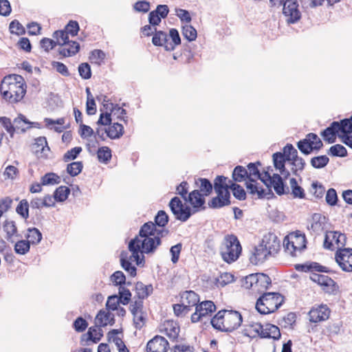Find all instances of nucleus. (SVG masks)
<instances>
[{"label":"nucleus","mask_w":352,"mask_h":352,"mask_svg":"<svg viewBox=\"0 0 352 352\" xmlns=\"http://www.w3.org/2000/svg\"><path fill=\"white\" fill-rule=\"evenodd\" d=\"M154 30L155 34L152 38L153 44L155 46H163L166 51L174 50V45H171V43H168V36L166 33L163 31H157L155 28Z\"/></svg>","instance_id":"27"},{"label":"nucleus","mask_w":352,"mask_h":352,"mask_svg":"<svg viewBox=\"0 0 352 352\" xmlns=\"http://www.w3.org/2000/svg\"><path fill=\"white\" fill-rule=\"evenodd\" d=\"M227 313L228 310L226 309L220 310L211 318L210 323L215 329L228 332L226 329L228 324L226 322Z\"/></svg>","instance_id":"22"},{"label":"nucleus","mask_w":352,"mask_h":352,"mask_svg":"<svg viewBox=\"0 0 352 352\" xmlns=\"http://www.w3.org/2000/svg\"><path fill=\"white\" fill-rule=\"evenodd\" d=\"M216 311V306L211 300H205L198 303L195 311L191 316L192 322H197L203 318L210 316Z\"/></svg>","instance_id":"12"},{"label":"nucleus","mask_w":352,"mask_h":352,"mask_svg":"<svg viewBox=\"0 0 352 352\" xmlns=\"http://www.w3.org/2000/svg\"><path fill=\"white\" fill-rule=\"evenodd\" d=\"M168 342L166 338L161 336H155L149 340L146 344L147 352H166Z\"/></svg>","instance_id":"16"},{"label":"nucleus","mask_w":352,"mask_h":352,"mask_svg":"<svg viewBox=\"0 0 352 352\" xmlns=\"http://www.w3.org/2000/svg\"><path fill=\"white\" fill-rule=\"evenodd\" d=\"M252 327L253 331L261 338H272L276 340L281 336L279 328L274 324L256 323Z\"/></svg>","instance_id":"11"},{"label":"nucleus","mask_w":352,"mask_h":352,"mask_svg":"<svg viewBox=\"0 0 352 352\" xmlns=\"http://www.w3.org/2000/svg\"><path fill=\"white\" fill-rule=\"evenodd\" d=\"M119 296L118 298L120 300V303L124 305L129 304L131 298V293L129 289L121 285L119 287Z\"/></svg>","instance_id":"56"},{"label":"nucleus","mask_w":352,"mask_h":352,"mask_svg":"<svg viewBox=\"0 0 352 352\" xmlns=\"http://www.w3.org/2000/svg\"><path fill=\"white\" fill-rule=\"evenodd\" d=\"M340 132L338 136L342 139L343 142V137L346 135L352 133V121L350 118L343 119L340 122H333L329 126L325 129L322 133L321 135L324 140L328 143L331 144L335 142L336 139V134Z\"/></svg>","instance_id":"5"},{"label":"nucleus","mask_w":352,"mask_h":352,"mask_svg":"<svg viewBox=\"0 0 352 352\" xmlns=\"http://www.w3.org/2000/svg\"><path fill=\"white\" fill-rule=\"evenodd\" d=\"M44 122L45 123L46 126H47V127H49L50 125H53V124L60 125V126L54 127V131L56 132L60 133V132L63 131V130L65 129V127L62 126V125H63L65 124V118H60L56 120L51 119V118H46L44 119Z\"/></svg>","instance_id":"50"},{"label":"nucleus","mask_w":352,"mask_h":352,"mask_svg":"<svg viewBox=\"0 0 352 352\" xmlns=\"http://www.w3.org/2000/svg\"><path fill=\"white\" fill-rule=\"evenodd\" d=\"M97 156L100 162L107 163L111 158V151L107 146H102L98 149Z\"/></svg>","instance_id":"48"},{"label":"nucleus","mask_w":352,"mask_h":352,"mask_svg":"<svg viewBox=\"0 0 352 352\" xmlns=\"http://www.w3.org/2000/svg\"><path fill=\"white\" fill-rule=\"evenodd\" d=\"M242 316L241 314L236 311L228 310L227 313V330L228 332H231L238 329L242 322Z\"/></svg>","instance_id":"24"},{"label":"nucleus","mask_w":352,"mask_h":352,"mask_svg":"<svg viewBox=\"0 0 352 352\" xmlns=\"http://www.w3.org/2000/svg\"><path fill=\"white\" fill-rule=\"evenodd\" d=\"M273 162L274 167L277 170H280L281 168H284L285 166V162L287 161L284 155H282V153L277 152L273 154Z\"/></svg>","instance_id":"58"},{"label":"nucleus","mask_w":352,"mask_h":352,"mask_svg":"<svg viewBox=\"0 0 352 352\" xmlns=\"http://www.w3.org/2000/svg\"><path fill=\"white\" fill-rule=\"evenodd\" d=\"M160 244L161 240L153 236L144 237L142 240L136 236L129 243V250L132 253L130 260L135 261L138 265H140L144 259L142 254L155 252Z\"/></svg>","instance_id":"2"},{"label":"nucleus","mask_w":352,"mask_h":352,"mask_svg":"<svg viewBox=\"0 0 352 352\" xmlns=\"http://www.w3.org/2000/svg\"><path fill=\"white\" fill-rule=\"evenodd\" d=\"M306 237L305 234L300 231L292 232L284 239V246L286 251L289 252L293 256H296V252H301L306 248Z\"/></svg>","instance_id":"8"},{"label":"nucleus","mask_w":352,"mask_h":352,"mask_svg":"<svg viewBox=\"0 0 352 352\" xmlns=\"http://www.w3.org/2000/svg\"><path fill=\"white\" fill-rule=\"evenodd\" d=\"M257 165H261V162L250 163L248 165V175L250 182H254L256 179H260L263 183H265V170L263 173H261Z\"/></svg>","instance_id":"29"},{"label":"nucleus","mask_w":352,"mask_h":352,"mask_svg":"<svg viewBox=\"0 0 352 352\" xmlns=\"http://www.w3.org/2000/svg\"><path fill=\"white\" fill-rule=\"evenodd\" d=\"M269 255L270 254L267 252L266 247L261 242V244L254 248L250 261L254 265H258L263 263Z\"/></svg>","instance_id":"21"},{"label":"nucleus","mask_w":352,"mask_h":352,"mask_svg":"<svg viewBox=\"0 0 352 352\" xmlns=\"http://www.w3.org/2000/svg\"><path fill=\"white\" fill-rule=\"evenodd\" d=\"M79 30L78 23L75 21H70L65 26L64 30H57L56 32H62L68 36L70 34L72 36L77 35Z\"/></svg>","instance_id":"47"},{"label":"nucleus","mask_w":352,"mask_h":352,"mask_svg":"<svg viewBox=\"0 0 352 352\" xmlns=\"http://www.w3.org/2000/svg\"><path fill=\"white\" fill-rule=\"evenodd\" d=\"M30 245L26 240L17 239L14 245V251L18 254L24 255L30 250Z\"/></svg>","instance_id":"46"},{"label":"nucleus","mask_w":352,"mask_h":352,"mask_svg":"<svg viewBox=\"0 0 352 352\" xmlns=\"http://www.w3.org/2000/svg\"><path fill=\"white\" fill-rule=\"evenodd\" d=\"M155 223L152 221L145 223L140 228L139 236L141 238L153 236L155 233Z\"/></svg>","instance_id":"42"},{"label":"nucleus","mask_w":352,"mask_h":352,"mask_svg":"<svg viewBox=\"0 0 352 352\" xmlns=\"http://www.w3.org/2000/svg\"><path fill=\"white\" fill-rule=\"evenodd\" d=\"M199 302V295L193 291H185L180 294V302H182L186 308H188L190 311H191L193 307H196Z\"/></svg>","instance_id":"20"},{"label":"nucleus","mask_w":352,"mask_h":352,"mask_svg":"<svg viewBox=\"0 0 352 352\" xmlns=\"http://www.w3.org/2000/svg\"><path fill=\"white\" fill-rule=\"evenodd\" d=\"M329 162V158L327 155H319L311 159V165L315 168H322L326 166Z\"/></svg>","instance_id":"45"},{"label":"nucleus","mask_w":352,"mask_h":352,"mask_svg":"<svg viewBox=\"0 0 352 352\" xmlns=\"http://www.w3.org/2000/svg\"><path fill=\"white\" fill-rule=\"evenodd\" d=\"M246 188L248 192L252 195H256L258 198H263L265 195V190L258 186V183L255 180L254 182H246Z\"/></svg>","instance_id":"39"},{"label":"nucleus","mask_w":352,"mask_h":352,"mask_svg":"<svg viewBox=\"0 0 352 352\" xmlns=\"http://www.w3.org/2000/svg\"><path fill=\"white\" fill-rule=\"evenodd\" d=\"M82 167L81 162H74L67 165V171L71 176L75 177L82 171Z\"/></svg>","instance_id":"57"},{"label":"nucleus","mask_w":352,"mask_h":352,"mask_svg":"<svg viewBox=\"0 0 352 352\" xmlns=\"http://www.w3.org/2000/svg\"><path fill=\"white\" fill-rule=\"evenodd\" d=\"M29 206L30 204L26 199H22L16 208L17 214L25 219L29 217Z\"/></svg>","instance_id":"49"},{"label":"nucleus","mask_w":352,"mask_h":352,"mask_svg":"<svg viewBox=\"0 0 352 352\" xmlns=\"http://www.w3.org/2000/svg\"><path fill=\"white\" fill-rule=\"evenodd\" d=\"M336 261L343 271L352 272V249L340 248L336 254Z\"/></svg>","instance_id":"15"},{"label":"nucleus","mask_w":352,"mask_h":352,"mask_svg":"<svg viewBox=\"0 0 352 352\" xmlns=\"http://www.w3.org/2000/svg\"><path fill=\"white\" fill-rule=\"evenodd\" d=\"M310 279L320 285L321 289L328 294L336 295L339 290V286L336 282L328 276L311 273Z\"/></svg>","instance_id":"9"},{"label":"nucleus","mask_w":352,"mask_h":352,"mask_svg":"<svg viewBox=\"0 0 352 352\" xmlns=\"http://www.w3.org/2000/svg\"><path fill=\"white\" fill-rule=\"evenodd\" d=\"M118 333V329L111 330L107 334L109 341H112L114 342L119 352H129L122 340L120 338L116 336Z\"/></svg>","instance_id":"33"},{"label":"nucleus","mask_w":352,"mask_h":352,"mask_svg":"<svg viewBox=\"0 0 352 352\" xmlns=\"http://www.w3.org/2000/svg\"><path fill=\"white\" fill-rule=\"evenodd\" d=\"M330 310L327 305H320L313 307L309 312L311 322H319L327 320L329 317Z\"/></svg>","instance_id":"17"},{"label":"nucleus","mask_w":352,"mask_h":352,"mask_svg":"<svg viewBox=\"0 0 352 352\" xmlns=\"http://www.w3.org/2000/svg\"><path fill=\"white\" fill-rule=\"evenodd\" d=\"M283 13L287 17L288 23H295L301 18L297 0H285L283 3Z\"/></svg>","instance_id":"13"},{"label":"nucleus","mask_w":352,"mask_h":352,"mask_svg":"<svg viewBox=\"0 0 352 352\" xmlns=\"http://www.w3.org/2000/svg\"><path fill=\"white\" fill-rule=\"evenodd\" d=\"M168 215L164 210H160L155 217V224L160 228H164L168 222Z\"/></svg>","instance_id":"53"},{"label":"nucleus","mask_w":352,"mask_h":352,"mask_svg":"<svg viewBox=\"0 0 352 352\" xmlns=\"http://www.w3.org/2000/svg\"><path fill=\"white\" fill-rule=\"evenodd\" d=\"M27 239V241L29 242V244H37L42 239V234L41 232L36 228H28V234L25 236Z\"/></svg>","instance_id":"38"},{"label":"nucleus","mask_w":352,"mask_h":352,"mask_svg":"<svg viewBox=\"0 0 352 352\" xmlns=\"http://www.w3.org/2000/svg\"><path fill=\"white\" fill-rule=\"evenodd\" d=\"M264 246L270 255L276 254L280 249V241L274 234H268L262 240Z\"/></svg>","instance_id":"25"},{"label":"nucleus","mask_w":352,"mask_h":352,"mask_svg":"<svg viewBox=\"0 0 352 352\" xmlns=\"http://www.w3.org/2000/svg\"><path fill=\"white\" fill-rule=\"evenodd\" d=\"M305 138L312 146H314L316 150L318 151L323 146L322 141L316 134L310 133Z\"/></svg>","instance_id":"61"},{"label":"nucleus","mask_w":352,"mask_h":352,"mask_svg":"<svg viewBox=\"0 0 352 352\" xmlns=\"http://www.w3.org/2000/svg\"><path fill=\"white\" fill-rule=\"evenodd\" d=\"M78 72L83 79H89L91 76V67L87 63H81L78 66Z\"/></svg>","instance_id":"64"},{"label":"nucleus","mask_w":352,"mask_h":352,"mask_svg":"<svg viewBox=\"0 0 352 352\" xmlns=\"http://www.w3.org/2000/svg\"><path fill=\"white\" fill-rule=\"evenodd\" d=\"M217 196L213 197L211 201L208 202V206L211 208H220L230 204V194L229 190H226L224 192H216Z\"/></svg>","instance_id":"19"},{"label":"nucleus","mask_w":352,"mask_h":352,"mask_svg":"<svg viewBox=\"0 0 352 352\" xmlns=\"http://www.w3.org/2000/svg\"><path fill=\"white\" fill-rule=\"evenodd\" d=\"M13 122L15 131L25 133L27 129L32 128V122L29 121L23 114H19L14 119Z\"/></svg>","instance_id":"31"},{"label":"nucleus","mask_w":352,"mask_h":352,"mask_svg":"<svg viewBox=\"0 0 352 352\" xmlns=\"http://www.w3.org/2000/svg\"><path fill=\"white\" fill-rule=\"evenodd\" d=\"M41 181L43 186L54 185L60 182V178L56 173H48L41 177Z\"/></svg>","instance_id":"41"},{"label":"nucleus","mask_w":352,"mask_h":352,"mask_svg":"<svg viewBox=\"0 0 352 352\" xmlns=\"http://www.w3.org/2000/svg\"><path fill=\"white\" fill-rule=\"evenodd\" d=\"M270 170H272L270 167L267 168L265 171V183H264L268 188L272 186L275 192L278 195H284L287 192L285 190V184L283 177L278 174H274L272 176L270 173Z\"/></svg>","instance_id":"14"},{"label":"nucleus","mask_w":352,"mask_h":352,"mask_svg":"<svg viewBox=\"0 0 352 352\" xmlns=\"http://www.w3.org/2000/svg\"><path fill=\"white\" fill-rule=\"evenodd\" d=\"M82 151V148L80 146L74 147L67 151L63 155V160L65 162H69L70 160H75L77 156Z\"/></svg>","instance_id":"63"},{"label":"nucleus","mask_w":352,"mask_h":352,"mask_svg":"<svg viewBox=\"0 0 352 352\" xmlns=\"http://www.w3.org/2000/svg\"><path fill=\"white\" fill-rule=\"evenodd\" d=\"M120 263H121V266L122 267V268L126 272L129 273V274L132 277H134L136 276V267L131 265V263L129 260H127L126 258L121 257Z\"/></svg>","instance_id":"62"},{"label":"nucleus","mask_w":352,"mask_h":352,"mask_svg":"<svg viewBox=\"0 0 352 352\" xmlns=\"http://www.w3.org/2000/svg\"><path fill=\"white\" fill-rule=\"evenodd\" d=\"M3 230L6 233L5 238L10 243H14L22 238V235L18 232L15 221L12 220L7 219L3 222Z\"/></svg>","instance_id":"18"},{"label":"nucleus","mask_w":352,"mask_h":352,"mask_svg":"<svg viewBox=\"0 0 352 352\" xmlns=\"http://www.w3.org/2000/svg\"><path fill=\"white\" fill-rule=\"evenodd\" d=\"M182 34L189 41H195L197 36V30L190 25L183 26Z\"/></svg>","instance_id":"55"},{"label":"nucleus","mask_w":352,"mask_h":352,"mask_svg":"<svg viewBox=\"0 0 352 352\" xmlns=\"http://www.w3.org/2000/svg\"><path fill=\"white\" fill-rule=\"evenodd\" d=\"M0 123L5 128L6 131L10 133L11 137H13L15 132V128L14 127V122H11V120L7 117H0Z\"/></svg>","instance_id":"60"},{"label":"nucleus","mask_w":352,"mask_h":352,"mask_svg":"<svg viewBox=\"0 0 352 352\" xmlns=\"http://www.w3.org/2000/svg\"><path fill=\"white\" fill-rule=\"evenodd\" d=\"M297 147L305 155H309L316 150L314 146H312L306 138L297 143Z\"/></svg>","instance_id":"51"},{"label":"nucleus","mask_w":352,"mask_h":352,"mask_svg":"<svg viewBox=\"0 0 352 352\" xmlns=\"http://www.w3.org/2000/svg\"><path fill=\"white\" fill-rule=\"evenodd\" d=\"M326 223L327 219L324 216L319 213H314L311 217L308 229L316 234H320L324 230Z\"/></svg>","instance_id":"23"},{"label":"nucleus","mask_w":352,"mask_h":352,"mask_svg":"<svg viewBox=\"0 0 352 352\" xmlns=\"http://www.w3.org/2000/svg\"><path fill=\"white\" fill-rule=\"evenodd\" d=\"M99 325L89 327L87 333L83 336H87V340H91L94 343L98 342L101 338L103 336L102 330L99 328Z\"/></svg>","instance_id":"35"},{"label":"nucleus","mask_w":352,"mask_h":352,"mask_svg":"<svg viewBox=\"0 0 352 352\" xmlns=\"http://www.w3.org/2000/svg\"><path fill=\"white\" fill-rule=\"evenodd\" d=\"M153 289L151 285H145L142 282H138L135 287V297H138V299L144 300L153 292Z\"/></svg>","instance_id":"32"},{"label":"nucleus","mask_w":352,"mask_h":352,"mask_svg":"<svg viewBox=\"0 0 352 352\" xmlns=\"http://www.w3.org/2000/svg\"><path fill=\"white\" fill-rule=\"evenodd\" d=\"M33 149L39 157H47L50 149L47 145L46 138L38 137L36 138L33 145Z\"/></svg>","instance_id":"28"},{"label":"nucleus","mask_w":352,"mask_h":352,"mask_svg":"<svg viewBox=\"0 0 352 352\" xmlns=\"http://www.w3.org/2000/svg\"><path fill=\"white\" fill-rule=\"evenodd\" d=\"M195 183L199 188V192L204 196H208L212 192V185L208 179L199 178Z\"/></svg>","instance_id":"37"},{"label":"nucleus","mask_w":352,"mask_h":352,"mask_svg":"<svg viewBox=\"0 0 352 352\" xmlns=\"http://www.w3.org/2000/svg\"><path fill=\"white\" fill-rule=\"evenodd\" d=\"M290 164L292 166V173L295 176H300V173L304 170L306 163L305 161L301 157L300 159L296 160L294 162H291Z\"/></svg>","instance_id":"54"},{"label":"nucleus","mask_w":352,"mask_h":352,"mask_svg":"<svg viewBox=\"0 0 352 352\" xmlns=\"http://www.w3.org/2000/svg\"><path fill=\"white\" fill-rule=\"evenodd\" d=\"M329 153L332 156L343 157L347 155V151L342 145L336 144L330 147Z\"/></svg>","instance_id":"59"},{"label":"nucleus","mask_w":352,"mask_h":352,"mask_svg":"<svg viewBox=\"0 0 352 352\" xmlns=\"http://www.w3.org/2000/svg\"><path fill=\"white\" fill-rule=\"evenodd\" d=\"M0 91L6 101L16 103L23 98L26 93V85L21 76L12 74L3 79Z\"/></svg>","instance_id":"1"},{"label":"nucleus","mask_w":352,"mask_h":352,"mask_svg":"<svg viewBox=\"0 0 352 352\" xmlns=\"http://www.w3.org/2000/svg\"><path fill=\"white\" fill-rule=\"evenodd\" d=\"M230 183V189L232 190L233 195L239 200H244L246 198L245 190L239 184L233 183L231 180H228Z\"/></svg>","instance_id":"43"},{"label":"nucleus","mask_w":352,"mask_h":352,"mask_svg":"<svg viewBox=\"0 0 352 352\" xmlns=\"http://www.w3.org/2000/svg\"><path fill=\"white\" fill-rule=\"evenodd\" d=\"M53 37L58 41L60 47L59 54L64 57L74 56L80 50V45L76 41L69 40V36L62 32H54Z\"/></svg>","instance_id":"7"},{"label":"nucleus","mask_w":352,"mask_h":352,"mask_svg":"<svg viewBox=\"0 0 352 352\" xmlns=\"http://www.w3.org/2000/svg\"><path fill=\"white\" fill-rule=\"evenodd\" d=\"M115 322L114 316L112 314L104 310H100L95 319V323L100 327H105L108 324L113 325Z\"/></svg>","instance_id":"30"},{"label":"nucleus","mask_w":352,"mask_h":352,"mask_svg":"<svg viewBox=\"0 0 352 352\" xmlns=\"http://www.w3.org/2000/svg\"><path fill=\"white\" fill-rule=\"evenodd\" d=\"M70 192V189L64 186L58 187L54 193V199L57 201H64L68 197Z\"/></svg>","instance_id":"44"},{"label":"nucleus","mask_w":352,"mask_h":352,"mask_svg":"<svg viewBox=\"0 0 352 352\" xmlns=\"http://www.w3.org/2000/svg\"><path fill=\"white\" fill-rule=\"evenodd\" d=\"M228 179L223 175L217 176L214 181V189L215 192L229 190L230 183Z\"/></svg>","instance_id":"36"},{"label":"nucleus","mask_w":352,"mask_h":352,"mask_svg":"<svg viewBox=\"0 0 352 352\" xmlns=\"http://www.w3.org/2000/svg\"><path fill=\"white\" fill-rule=\"evenodd\" d=\"M271 285V278L264 273L251 274L241 280L243 287L258 293H264Z\"/></svg>","instance_id":"6"},{"label":"nucleus","mask_w":352,"mask_h":352,"mask_svg":"<svg viewBox=\"0 0 352 352\" xmlns=\"http://www.w3.org/2000/svg\"><path fill=\"white\" fill-rule=\"evenodd\" d=\"M105 133L111 139H118L124 133V127L121 124L115 122L107 129H105Z\"/></svg>","instance_id":"34"},{"label":"nucleus","mask_w":352,"mask_h":352,"mask_svg":"<svg viewBox=\"0 0 352 352\" xmlns=\"http://www.w3.org/2000/svg\"><path fill=\"white\" fill-rule=\"evenodd\" d=\"M232 178L236 182H241L248 179V170L242 166H237L232 173Z\"/></svg>","instance_id":"40"},{"label":"nucleus","mask_w":352,"mask_h":352,"mask_svg":"<svg viewBox=\"0 0 352 352\" xmlns=\"http://www.w3.org/2000/svg\"><path fill=\"white\" fill-rule=\"evenodd\" d=\"M204 195H202L199 190H194L190 192L187 197L186 201H188L190 205L196 210L195 212L199 210V208L205 209L204 206L205 204Z\"/></svg>","instance_id":"26"},{"label":"nucleus","mask_w":352,"mask_h":352,"mask_svg":"<svg viewBox=\"0 0 352 352\" xmlns=\"http://www.w3.org/2000/svg\"><path fill=\"white\" fill-rule=\"evenodd\" d=\"M284 302V296L278 292H264L256 300V309L261 314L276 311Z\"/></svg>","instance_id":"4"},{"label":"nucleus","mask_w":352,"mask_h":352,"mask_svg":"<svg viewBox=\"0 0 352 352\" xmlns=\"http://www.w3.org/2000/svg\"><path fill=\"white\" fill-rule=\"evenodd\" d=\"M168 206L177 220L185 222L192 215L191 208L189 206H184L181 199L177 197L172 198Z\"/></svg>","instance_id":"10"},{"label":"nucleus","mask_w":352,"mask_h":352,"mask_svg":"<svg viewBox=\"0 0 352 352\" xmlns=\"http://www.w3.org/2000/svg\"><path fill=\"white\" fill-rule=\"evenodd\" d=\"M242 248L238 238L234 234H227L220 245L219 252L222 259L231 263L241 255Z\"/></svg>","instance_id":"3"},{"label":"nucleus","mask_w":352,"mask_h":352,"mask_svg":"<svg viewBox=\"0 0 352 352\" xmlns=\"http://www.w3.org/2000/svg\"><path fill=\"white\" fill-rule=\"evenodd\" d=\"M110 280L116 286H123L126 284V276L122 271H116L110 276Z\"/></svg>","instance_id":"52"}]
</instances>
